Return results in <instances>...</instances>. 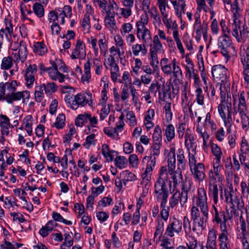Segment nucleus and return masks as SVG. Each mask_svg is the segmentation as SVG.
<instances>
[{
	"mask_svg": "<svg viewBox=\"0 0 249 249\" xmlns=\"http://www.w3.org/2000/svg\"><path fill=\"white\" fill-rule=\"evenodd\" d=\"M196 100L197 103L200 106H203L204 104V95L203 93L201 88H198L196 90Z\"/></svg>",
	"mask_w": 249,
	"mask_h": 249,
	"instance_id": "obj_60",
	"label": "nucleus"
},
{
	"mask_svg": "<svg viewBox=\"0 0 249 249\" xmlns=\"http://www.w3.org/2000/svg\"><path fill=\"white\" fill-rule=\"evenodd\" d=\"M163 88L161 89L160 86L159 85L158 83H152L149 87V90L155 94H156L158 90H159V98L161 100H164L166 93L164 89V86L163 85Z\"/></svg>",
	"mask_w": 249,
	"mask_h": 249,
	"instance_id": "obj_32",
	"label": "nucleus"
},
{
	"mask_svg": "<svg viewBox=\"0 0 249 249\" xmlns=\"http://www.w3.org/2000/svg\"><path fill=\"white\" fill-rule=\"evenodd\" d=\"M215 205L212 206L211 213L212 215V222L220 224V233L218 236L219 249H229V243H231L232 228L227 223L228 218L225 212L219 210Z\"/></svg>",
	"mask_w": 249,
	"mask_h": 249,
	"instance_id": "obj_1",
	"label": "nucleus"
},
{
	"mask_svg": "<svg viewBox=\"0 0 249 249\" xmlns=\"http://www.w3.org/2000/svg\"><path fill=\"white\" fill-rule=\"evenodd\" d=\"M209 216V213H200L196 208L191 211L192 231L197 233L202 231L206 227Z\"/></svg>",
	"mask_w": 249,
	"mask_h": 249,
	"instance_id": "obj_4",
	"label": "nucleus"
},
{
	"mask_svg": "<svg viewBox=\"0 0 249 249\" xmlns=\"http://www.w3.org/2000/svg\"><path fill=\"white\" fill-rule=\"evenodd\" d=\"M225 201L231 205H236L238 209L244 208V202L242 199L238 198L236 190H234L232 185L229 188L224 189Z\"/></svg>",
	"mask_w": 249,
	"mask_h": 249,
	"instance_id": "obj_7",
	"label": "nucleus"
},
{
	"mask_svg": "<svg viewBox=\"0 0 249 249\" xmlns=\"http://www.w3.org/2000/svg\"><path fill=\"white\" fill-rule=\"evenodd\" d=\"M137 37L142 40L143 44L149 42L151 39V35L150 30L146 26H136Z\"/></svg>",
	"mask_w": 249,
	"mask_h": 249,
	"instance_id": "obj_16",
	"label": "nucleus"
},
{
	"mask_svg": "<svg viewBox=\"0 0 249 249\" xmlns=\"http://www.w3.org/2000/svg\"><path fill=\"white\" fill-rule=\"evenodd\" d=\"M241 61L244 68V79L247 84L249 82V46L245 51V54L241 55Z\"/></svg>",
	"mask_w": 249,
	"mask_h": 249,
	"instance_id": "obj_18",
	"label": "nucleus"
},
{
	"mask_svg": "<svg viewBox=\"0 0 249 249\" xmlns=\"http://www.w3.org/2000/svg\"><path fill=\"white\" fill-rule=\"evenodd\" d=\"M0 117L3 120L0 123V131L2 135L8 136L9 134V128H11V124L10 123V119L5 115L1 114Z\"/></svg>",
	"mask_w": 249,
	"mask_h": 249,
	"instance_id": "obj_29",
	"label": "nucleus"
},
{
	"mask_svg": "<svg viewBox=\"0 0 249 249\" xmlns=\"http://www.w3.org/2000/svg\"><path fill=\"white\" fill-rule=\"evenodd\" d=\"M4 23L6 27L4 29L0 30V36L2 40L4 38L8 42H10L11 38V35L13 33V25L11 21L8 18H5Z\"/></svg>",
	"mask_w": 249,
	"mask_h": 249,
	"instance_id": "obj_22",
	"label": "nucleus"
},
{
	"mask_svg": "<svg viewBox=\"0 0 249 249\" xmlns=\"http://www.w3.org/2000/svg\"><path fill=\"white\" fill-rule=\"evenodd\" d=\"M124 7L121 8V15L125 18H128L132 14V9L134 5V0H120Z\"/></svg>",
	"mask_w": 249,
	"mask_h": 249,
	"instance_id": "obj_20",
	"label": "nucleus"
},
{
	"mask_svg": "<svg viewBox=\"0 0 249 249\" xmlns=\"http://www.w3.org/2000/svg\"><path fill=\"white\" fill-rule=\"evenodd\" d=\"M192 240H189L188 243H186L187 247L184 246L180 245L177 247V249H199L198 245L197 240L194 236L191 237Z\"/></svg>",
	"mask_w": 249,
	"mask_h": 249,
	"instance_id": "obj_42",
	"label": "nucleus"
},
{
	"mask_svg": "<svg viewBox=\"0 0 249 249\" xmlns=\"http://www.w3.org/2000/svg\"><path fill=\"white\" fill-rule=\"evenodd\" d=\"M167 201H160V207L162 210L160 212L161 218L165 221H167L169 216L170 207H167L166 204Z\"/></svg>",
	"mask_w": 249,
	"mask_h": 249,
	"instance_id": "obj_47",
	"label": "nucleus"
},
{
	"mask_svg": "<svg viewBox=\"0 0 249 249\" xmlns=\"http://www.w3.org/2000/svg\"><path fill=\"white\" fill-rule=\"evenodd\" d=\"M40 86L43 90H45V93L49 95L56 92L58 89V87L54 82H47L46 84H41Z\"/></svg>",
	"mask_w": 249,
	"mask_h": 249,
	"instance_id": "obj_36",
	"label": "nucleus"
},
{
	"mask_svg": "<svg viewBox=\"0 0 249 249\" xmlns=\"http://www.w3.org/2000/svg\"><path fill=\"white\" fill-rule=\"evenodd\" d=\"M43 91V89H42L40 86L36 88V90L35 91V98L36 102H41L43 100L44 97Z\"/></svg>",
	"mask_w": 249,
	"mask_h": 249,
	"instance_id": "obj_59",
	"label": "nucleus"
},
{
	"mask_svg": "<svg viewBox=\"0 0 249 249\" xmlns=\"http://www.w3.org/2000/svg\"><path fill=\"white\" fill-rule=\"evenodd\" d=\"M90 94H82L78 93L74 96L73 101L72 103V109H76L79 106H84L89 103V99L87 98V96L90 97Z\"/></svg>",
	"mask_w": 249,
	"mask_h": 249,
	"instance_id": "obj_21",
	"label": "nucleus"
},
{
	"mask_svg": "<svg viewBox=\"0 0 249 249\" xmlns=\"http://www.w3.org/2000/svg\"><path fill=\"white\" fill-rule=\"evenodd\" d=\"M168 179H157L155 183L154 192L156 195L158 201L160 200L167 201L169 196V191L166 185Z\"/></svg>",
	"mask_w": 249,
	"mask_h": 249,
	"instance_id": "obj_11",
	"label": "nucleus"
},
{
	"mask_svg": "<svg viewBox=\"0 0 249 249\" xmlns=\"http://www.w3.org/2000/svg\"><path fill=\"white\" fill-rule=\"evenodd\" d=\"M185 145L187 149H192L193 151H195L196 147L195 138L193 136L188 133L185 134Z\"/></svg>",
	"mask_w": 249,
	"mask_h": 249,
	"instance_id": "obj_40",
	"label": "nucleus"
},
{
	"mask_svg": "<svg viewBox=\"0 0 249 249\" xmlns=\"http://www.w3.org/2000/svg\"><path fill=\"white\" fill-rule=\"evenodd\" d=\"M240 186L242 195L244 197H249V181L248 183L245 181H242Z\"/></svg>",
	"mask_w": 249,
	"mask_h": 249,
	"instance_id": "obj_64",
	"label": "nucleus"
},
{
	"mask_svg": "<svg viewBox=\"0 0 249 249\" xmlns=\"http://www.w3.org/2000/svg\"><path fill=\"white\" fill-rule=\"evenodd\" d=\"M17 54L20 56V61L21 63H23L26 59L27 48L26 45L23 41L20 43L18 52Z\"/></svg>",
	"mask_w": 249,
	"mask_h": 249,
	"instance_id": "obj_50",
	"label": "nucleus"
},
{
	"mask_svg": "<svg viewBox=\"0 0 249 249\" xmlns=\"http://www.w3.org/2000/svg\"><path fill=\"white\" fill-rule=\"evenodd\" d=\"M239 116L241 119V123L243 130H247L249 127V117L247 115L246 111L239 112L237 117Z\"/></svg>",
	"mask_w": 249,
	"mask_h": 249,
	"instance_id": "obj_41",
	"label": "nucleus"
},
{
	"mask_svg": "<svg viewBox=\"0 0 249 249\" xmlns=\"http://www.w3.org/2000/svg\"><path fill=\"white\" fill-rule=\"evenodd\" d=\"M208 198L206 192L203 188H198L197 194L195 198V205L191 207V211L194 208L199 210L200 213H209V210L208 204Z\"/></svg>",
	"mask_w": 249,
	"mask_h": 249,
	"instance_id": "obj_6",
	"label": "nucleus"
},
{
	"mask_svg": "<svg viewBox=\"0 0 249 249\" xmlns=\"http://www.w3.org/2000/svg\"><path fill=\"white\" fill-rule=\"evenodd\" d=\"M13 65V59L11 56H8L3 58L0 68L3 70H7L12 68Z\"/></svg>",
	"mask_w": 249,
	"mask_h": 249,
	"instance_id": "obj_45",
	"label": "nucleus"
},
{
	"mask_svg": "<svg viewBox=\"0 0 249 249\" xmlns=\"http://www.w3.org/2000/svg\"><path fill=\"white\" fill-rule=\"evenodd\" d=\"M160 63L161 71L165 75H173L175 80H179L182 78V70L175 58L172 59L170 62L168 58H163L160 60Z\"/></svg>",
	"mask_w": 249,
	"mask_h": 249,
	"instance_id": "obj_2",
	"label": "nucleus"
},
{
	"mask_svg": "<svg viewBox=\"0 0 249 249\" xmlns=\"http://www.w3.org/2000/svg\"><path fill=\"white\" fill-rule=\"evenodd\" d=\"M249 33V27H248L245 25H242V29L240 30L239 40L238 42L245 41L248 36V34Z\"/></svg>",
	"mask_w": 249,
	"mask_h": 249,
	"instance_id": "obj_62",
	"label": "nucleus"
},
{
	"mask_svg": "<svg viewBox=\"0 0 249 249\" xmlns=\"http://www.w3.org/2000/svg\"><path fill=\"white\" fill-rule=\"evenodd\" d=\"M16 85V80H12L11 82L0 83V100H4L5 96L7 93L12 89V88Z\"/></svg>",
	"mask_w": 249,
	"mask_h": 249,
	"instance_id": "obj_26",
	"label": "nucleus"
},
{
	"mask_svg": "<svg viewBox=\"0 0 249 249\" xmlns=\"http://www.w3.org/2000/svg\"><path fill=\"white\" fill-rule=\"evenodd\" d=\"M48 51L46 45L43 42H36L34 45V52L39 55H43Z\"/></svg>",
	"mask_w": 249,
	"mask_h": 249,
	"instance_id": "obj_37",
	"label": "nucleus"
},
{
	"mask_svg": "<svg viewBox=\"0 0 249 249\" xmlns=\"http://www.w3.org/2000/svg\"><path fill=\"white\" fill-rule=\"evenodd\" d=\"M52 217L54 221L62 222L67 225H71L72 224L71 221L64 219L59 213L56 212H53Z\"/></svg>",
	"mask_w": 249,
	"mask_h": 249,
	"instance_id": "obj_54",
	"label": "nucleus"
},
{
	"mask_svg": "<svg viewBox=\"0 0 249 249\" xmlns=\"http://www.w3.org/2000/svg\"><path fill=\"white\" fill-rule=\"evenodd\" d=\"M228 70L221 65H214L212 69V74L214 79L221 82L228 80L227 77Z\"/></svg>",
	"mask_w": 249,
	"mask_h": 249,
	"instance_id": "obj_14",
	"label": "nucleus"
},
{
	"mask_svg": "<svg viewBox=\"0 0 249 249\" xmlns=\"http://www.w3.org/2000/svg\"><path fill=\"white\" fill-rule=\"evenodd\" d=\"M242 22L241 21H230L229 27L231 30L232 35L238 41L239 40L240 30L242 29Z\"/></svg>",
	"mask_w": 249,
	"mask_h": 249,
	"instance_id": "obj_28",
	"label": "nucleus"
},
{
	"mask_svg": "<svg viewBox=\"0 0 249 249\" xmlns=\"http://www.w3.org/2000/svg\"><path fill=\"white\" fill-rule=\"evenodd\" d=\"M191 190V185L183 182L181 192L177 190L169 199V205L171 208L175 207L179 202L181 207H183L188 200V193Z\"/></svg>",
	"mask_w": 249,
	"mask_h": 249,
	"instance_id": "obj_5",
	"label": "nucleus"
},
{
	"mask_svg": "<svg viewBox=\"0 0 249 249\" xmlns=\"http://www.w3.org/2000/svg\"><path fill=\"white\" fill-rule=\"evenodd\" d=\"M164 135L168 142H171L175 137V130L172 124H169L163 129Z\"/></svg>",
	"mask_w": 249,
	"mask_h": 249,
	"instance_id": "obj_39",
	"label": "nucleus"
},
{
	"mask_svg": "<svg viewBox=\"0 0 249 249\" xmlns=\"http://www.w3.org/2000/svg\"><path fill=\"white\" fill-rule=\"evenodd\" d=\"M33 119L31 115H28L26 116L23 120V123L25 125V129L29 135L31 136L32 133V124Z\"/></svg>",
	"mask_w": 249,
	"mask_h": 249,
	"instance_id": "obj_44",
	"label": "nucleus"
},
{
	"mask_svg": "<svg viewBox=\"0 0 249 249\" xmlns=\"http://www.w3.org/2000/svg\"><path fill=\"white\" fill-rule=\"evenodd\" d=\"M89 117H90V114L85 113L78 115L75 121V125L82 127L85 123L88 122Z\"/></svg>",
	"mask_w": 249,
	"mask_h": 249,
	"instance_id": "obj_49",
	"label": "nucleus"
},
{
	"mask_svg": "<svg viewBox=\"0 0 249 249\" xmlns=\"http://www.w3.org/2000/svg\"><path fill=\"white\" fill-rule=\"evenodd\" d=\"M50 62L52 67L46 68L44 65L40 64L39 65L40 69L43 71L48 72L50 78L53 80L56 81L58 80L60 83L63 82L65 78V75L59 71H57V65H58V63H60L61 61L60 60H56V61L50 60Z\"/></svg>",
	"mask_w": 249,
	"mask_h": 249,
	"instance_id": "obj_8",
	"label": "nucleus"
},
{
	"mask_svg": "<svg viewBox=\"0 0 249 249\" xmlns=\"http://www.w3.org/2000/svg\"><path fill=\"white\" fill-rule=\"evenodd\" d=\"M37 71V66L36 64L30 65L26 69L25 79L26 81L27 86L31 88L33 86L35 78V76Z\"/></svg>",
	"mask_w": 249,
	"mask_h": 249,
	"instance_id": "obj_19",
	"label": "nucleus"
},
{
	"mask_svg": "<svg viewBox=\"0 0 249 249\" xmlns=\"http://www.w3.org/2000/svg\"><path fill=\"white\" fill-rule=\"evenodd\" d=\"M171 175L172 176L171 178L173 183V188L175 190L179 184L183 182L181 171L179 168H178L176 171H173V173Z\"/></svg>",
	"mask_w": 249,
	"mask_h": 249,
	"instance_id": "obj_33",
	"label": "nucleus"
},
{
	"mask_svg": "<svg viewBox=\"0 0 249 249\" xmlns=\"http://www.w3.org/2000/svg\"><path fill=\"white\" fill-rule=\"evenodd\" d=\"M33 10L35 14L39 18L44 16L45 10L42 4L36 2L33 5Z\"/></svg>",
	"mask_w": 249,
	"mask_h": 249,
	"instance_id": "obj_43",
	"label": "nucleus"
},
{
	"mask_svg": "<svg viewBox=\"0 0 249 249\" xmlns=\"http://www.w3.org/2000/svg\"><path fill=\"white\" fill-rule=\"evenodd\" d=\"M185 76L189 80L193 78L196 82L198 79V76L197 74V70H195L194 68V65L192 62L190 61V63H188V65L185 66Z\"/></svg>",
	"mask_w": 249,
	"mask_h": 249,
	"instance_id": "obj_30",
	"label": "nucleus"
},
{
	"mask_svg": "<svg viewBox=\"0 0 249 249\" xmlns=\"http://www.w3.org/2000/svg\"><path fill=\"white\" fill-rule=\"evenodd\" d=\"M18 87L17 81H16V85L12 88L11 91L7 93L6 96H5L4 100L9 104H12L15 101L23 99V102H25L26 99H29L30 97L29 92L27 90L24 91L15 92Z\"/></svg>",
	"mask_w": 249,
	"mask_h": 249,
	"instance_id": "obj_12",
	"label": "nucleus"
},
{
	"mask_svg": "<svg viewBox=\"0 0 249 249\" xmlns=\"http://www.w3.org/2000/svg\"><path fill=\"white\" fill-rule=\"evenodd\" d=\"M102 153L108 162H111L113 160L114 155L113 154L116 153L114 150H110L109 146L107 144H103L102 146Z\"/></svg>",
	"mask_w": 249,
	"mask_h": 249,
	"instance_id": "obj_34",
	"label": "nucleus"
},
{
	"mask_svg": "<svg viewBox=\"0 0 249 249\" xmlns=\"http://www.w3.org/2000/svg\"><path fill=\"white\" fill-rule=\"evenodd\" d=\"M104 132L107 135L111 138L115 139H117L118 138L119 133L114 127H105L104 129Z\"/></svg>",
	"mask_w": 249,
	"mask_h": 249,
	"instance_id": "obj_55",
	"label": "nucleus"
},
{
	"mask_svg": "<svg viewBox=\"0 0 249 249\" xmlns=\"http://www.w3.org/2000/svg\"><path fill=\"white\" fill-rule=\"evenodd\" d=\"M189 165L195 180L202 182L206 178L205 166L201 162H196L195 154L189 153Z\"/></svg>",
	"mask_w": 249,
	"mask_h": 249,
	"instance_id": "obj_3",
	"label": "nucleus"
},
{
	"mask_svg": "<svg viewBox=\"0 0 249 249\" xmlns=\"http://www.w3.org/2000/svg\"><path fill=\"white\" fill-rule=\"evenodd\" d=\"M244 91H241L240 93L238 98V104L236 105L235 103V99L234 100L233 103V119L235 120L236 122L238 124L240 123V119L237 117L239 112L247 111V104L246 102V96Z\"/></svg>",
	"mask_w": 249,
	"mask_h": 249,
	"instance_id": "obj_13",
	"label": "nucleus"
},
{
	"mask_svg": "<svg viewBox=\"0 0 249 249\" xmlns=\"http://www.w3.org/2000/svg\"><path fill=\"white\" fill-rule=\"evenodd\" d=\"M182 231V222L181 220L173 216L169 219V223L165 230L164 235L173 237L178 235Z\"/></svg>",
	"mask_w": 249,
	"mask_h": 249,
	"instance_id": "obj_9",
	"label": "nucleus"
},
{
	"mask_svg": "<svg viewBox=\"0 0 249 249\" xmlns=\"http://www.w3.org/2000/svg\"><path fill=\"white\" fill-rule=\"evenodd\" d=\"M164 231V223L162 220L158 221V224L156 226V231L154 233V238L159 236L160 239Z\"/></svg>",
	"mask_w": 249,
	"mask_h": 249,
	"instance_id": "obj_57",
	"label": "nucleus"
},
{
	"mask_svg": "<svg viewBox=\"0 0 249 249\" xmlns=\"http://www.w3.org/2000/svg\"><path fill=\"white\" fill-rule=\"evenodd\" d=\"M90 63L88 60L84 64V74L82 76L81 80L83 82H89L91 77L90 74Z\"/></svg>",
	"mask_w": 249,
	"mask_h": 249,
	"instance_id": "obj_48",
	"label": "nucleus"
},
{
	"mask_svg": "<svg viewBox=\"0 0 249 249\" xmlns=\"http://www.w3.org/2000/svg\"><path fill=\"white\" fill-rule=\"evenodd\" d=\"M218 48L223 56L228 60L230 58V52L232 48V41L228 34H224L218 39Z\"/></svg>",
	"mask_w": 249,
	"mask_h": 249,
	"instance_id": "obj_10",
	"label": "nucleus"
},
{
	"mask_svg": "<svg viewBox=\"0 0 249 249\" xmlns=\"http://www.w3.org/2000/svg\"><path fill=\"white\" fill-rule=\"evenodd\" d=\"M149 52L158 53H164L163 46L157 35L153 36L152 44L150 45Z\"/></svg>",
	"mask_w": 249,
	"mask_h": 249,
	"instance_id": "obj_25",
	"label": "nucleus"
},
{
	"mask_svg": "<svg viewBox=\"0 0 249 249\" xmlns=\"http://www.w3.org/2000/svg\"><path fill=\"white\" fill-rule=\"evenodd\" d=\"M115 16V12H108L104 18L105 25L110 31L116 30L117 29Z\"/></svg>",
	"mask_w": 249,
	"mask_h": 249,
	"instance_id": "obj_27",
	"label": "nucleus"
},
{
	"mask_svg": "<svg viewBox=\"0 0 249 249\" xmlns=\"http://www.w3.org/2000/svg\"><path fill=\"white\" fill-rule=\"evenodd\" d=\"M65 116L64 114H59L53 124V126L57 129L62 128L65 125Z\"/></svg>",
	"mask_w": 249,
	"mask_h": 249,
	"instance_id": "obj_53",
	"label": "nucleus"
},
{
	"mask_svg": "<svg viewBox=\"0 0 249 249\" xmlns=\"http://www.w3.org/2000/svg\"><path fill=\"white\" fill-rule=\"evenodd\" d=\"M152 139L153 142L161 143L162 131L159 125H157L154 128Z\"/></svg>",
	"mask_w": 249,
	"mask_h": 249,
	"instance_id": "obj_46",
	"label": "nucleus"
},
{
	"mask_svg": "<svg viewBox=\"0 0 249 249\" xmlns=\"http://www.w3.org/2000/svg\"><path fill=\"white\" fill-rule=\"evenodd\" d=\"M114 161L115 165L121 169L125 168L127 164V159L124 156H117Z\"/></svg>",
	"mask_w": 249,
	"mask_h": 249,
	"instance_id": "obj_51",
	"label": "nucleus"
},
{
	"mask_svg": "<svg viewBox=\"0 0 249 249\" xmlns=\"http://www.w3.org/2000/svg\"><path fill=\"white\" fill-rule=\"evenodd\" d=\"M211 150L213 154L215 157V161L216 164H220L221 159L222 155V152L220 148L217 144L214 143H211Z\"/></svg>",
	"mask_w": 249,
	"mask_h": 249,
	"instance_id": "obj_38",
	"label": "nucleus"
},
{
	"mask_svg": "<svg viewBox=\"0 0 249 249\" xmlns=\"http://www.w3.org/2000/svg\"><path fill=\"white\" fill-rule=\"evenodd\" d=\"M168 169L170 175H172L176 167V157H168Z\"/></svg>",
	"mask_w": 249,
	"mask_h": 249,
	"instance_id": "obj_61",
	"label": "nucleus"
},
{
	"mask_svg": "<svg viewBox=\"0 0 249 249\" xmlns=\"http://www.w3.org/2000/svg\"><path fill=\"white\" fill-rule=\"evenodd\" d=\"M148 160L147 167L146 168L144 173L142 175V178L143 180H149L150 178V175L153 170V168L156 165V158L155 157L151 156L145 157L143 160Z\"/></svg>",
	"mask_w": 249,
	"mask_h": 249,
	"instance_id": "obj_23",
	"label": "nucleus"
},
{
	"mask_svg": "<svg viewBox=\"0 0 249 249\" xmlns=\"http://www.w3.org/2000/svg\"><path fill=\"white\" fill-rule=\"evenodd\" d=\"M177 161L178 166L181 165L182 167H184L186 164L187 160L185 158L184 151L181 148H179L178 150Z\"/></svg>",
	"mask_w": 249,
	"mask_h": 249,
	"instance_id": "obj_52",
	"label": "nucleus"
},
{
	"mask_svg": "<svg viewBox=\"0 0 249 249\" xmlns=\"http://www.w3.org/2000/svg\"><path fill=\"white\" fill-rule=\"evenodd\" d=\"M221 167L219 164H216L215 162L213 164V169H211L209 172V178L210 182H212L213 180H217L221 183L223 180V176L220 174Z\"/></svg>",
	"mask_w": 249,
	"mask_h": 249,
	"instance_id": "obj_24",
	"label": "nucleus"
},
{
	"mask_svg": "<svg viewBox=\"0 0 249 249\" xmlns=\"http://www.w3.org/2000/svg\"><path fill=\"white\" fill-rule=\"evenodd\" d=\"M231 84L229 80L222 81L220 83H217L216 88L219 87L220 90V99L224 100L227 99V102L230 101L231 94L230 93Z\"/></svg>",
	"mask_w": 249,
	"mask_h": 249,
	"instance_id": "obj_17",
	"label": "nucleus"
},
{
	"mask_svg": "<svg viewBox=\"0 0 249 249\" xmlns=\"http://www.w3.org/2000/svg\"><path fill=\"white\" fill-rule=\"evenodd\" d=\"M147 14V12H144V14L141 16L140 19L136 22V26H146L149 21V18Z\"/></svg>",
	"mask_w": 249,
	"mask_h": 249,
	"instance_id": "obj_58",
	"label": "nucleus"
},
{
	"mask_svg": "<svg viewBox=\"0 0 249 249\" xmlns=\"http://www.w3.org/2000/svg\"><path fill=\"white\" fill-rule=\"evenodd\" d=\"M236 205H231V211L230 213H229L228 211L227 210V213H228V220H231L232 219L233 217H238L239 215V210L241 209H238V207L236 208Z\"/></svg>",
	"mask_w": 249,
	"mask_h": 249,
	"instance_id": "obj_56",
	"label": "nucleus"
},
{
	"mask_svg": "<svg viewBox=\"0 0 249 249\" xmlns=\"http://www.w3.org/2000/svg\"><path fill=\"white\" fill-rule=\"evenodd\" d=\"M217 233L216 231L211 229L209 231L206 243H216Z\"/></svg>",
	"mask_w": 249,
	"mask_h": 249,
	"instance_id": "obj_63",
	"label": "nucleus"
},
{
	"mask_svg": "<svg viewBox=\"0 0 249 249\" xmlns=\"http://www.w3.org/2000/svg\"><path fill=\"white\" fill-rule=\"evenodd\" d=\"M218 192L217 184L215 182H213V184L210 182L209 193L212 196L214 204H217L218 201Z\"/></svg>",
	"mask_w": 249,
	"mask_h": 249,
	"instance_id": "obj_35",
	"label": "nucleus"
},
{
	"mask_svg": "<svg viewBox=\"0 0 249 249\" xmlns=\"http://www.w3.org/2000/svg\"><path fill=\"white\" fill-rule=\"evenodd\" d=\"M83 41L80 39H78L76 42L75 48L72 50L71 55L72 59L79 58L80 59H84L86 55L85 47L83 46Z\"/></svg>",
	"mask_w": 249,
	"mask_h": 249,
	"instance_id": "obj_15",
	"label": "nucleus"
},
{
	"mask_svg": "<svg viewBox=\"0 0 249 249\" xmlns=\"http://www.w3.org/2000/svg\"><path fill=\"white\" fill-rule=\"evenodd\" d=\"M146 44H139L136 43L132 45L131 49L134 56H137L141 53L142 56L145 55L147 53V50L146 48Z\"/></svg>",
	"mask_w": 249,
	"mask_h": 249,
	"instance_id": "obj_31",
	"label": "nucleus"
}]
</instances>
